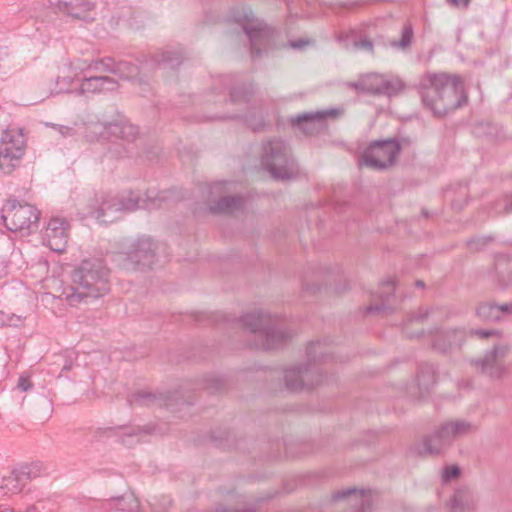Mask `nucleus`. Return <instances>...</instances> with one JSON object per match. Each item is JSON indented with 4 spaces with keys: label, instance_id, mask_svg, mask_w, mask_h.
<instances>
[{
    "label": "nucleus",
    "instance_id": "1",
    "mask_svg": "<svg viewBox=\"0 0 512 512\" xmlns=\"http://www.w3.org/2000/svg\"><path fill=\"white\" fill-rule=\"evenodd\" d=\"M418 93L424 107L438 117L467 102L463 81L456 74L427 72L419 80Z\"/></svg>",
    "mask_w": 512,
    "mask_h": 512
},
{
    "label": "nucleus",
    "instance_id": "2",
    "mask_svg": "<svg viewBox=\"0 0 512 512\" xmlns=\"http://www.w3.org/2000/svg\"><path fill=\"white\" fill-rule=\"evenodd\" d=\"M109 273L102 260L85 259L72 272L73 286L65 288L61 296L70 306L104 296L110 290Z\"/></svg>",
    "mask_w": 512,
    "mask_h": 512
},
{
    "label": "nucleus",
    "instance_id": "3",
    "mask_svg": "<svg viewBox=\"0 0 512 512\" xmlns=\"http://www.w3.org/2000/svg\"><path fill=\"white\" fill-rule=\"evenodd\" d=\"M241 322L245 328L255 334L254 347L257 349H277L288 343L293 334L283 327L278 317L269 313L253 311L242 316Z\"/></svg>",
    "mask_w": 512,
    "mask_h": 512
},
{
    "label": "nucleus",
    "instance_id": "4",
    "mask_svg": "<svg viewBox=\"0 0 512 512\" xmlns=\"http://www.w3.org/2000/svg\"><path fill=\"white\" fill-rule=\"evenodd\" d=\"M478 429L479 426L474 421L463 418L450 419L425 436L415 447L416 453L420 456L439 455L455 440L470 436Z\"/></svg>",
    "mask_w": 512,
    "mask_h": 512
},
{
    "label": "nucleus",
    "instance_id": "5",
    "mask_svg": "<svg viewBox=\"0 0 512 512\" xmlns=\"http://www.w3.org/2000/svg\"><path fill=\"white\" fill-rule=\"evenodd\" d=\"M158 243L150 236H140L124 242L114 253L116 265L125 271H145L157 260Z\"/></svg>",
    "mask_w": 512,
    "mask_h": 512
},
{
    "label": "nucleus",
    "instance_id": "6",
    "mask_svg": "<svg viewBox=\"0 0 512 512\" xmlns=\"http://www.w3.org/2000/svg\"><path fill=\"white\" fill-rule=\"evenodd\" d=\"M306 354L309 364L293 366L284 372L286 388L292 392L313 388L322 381V375L315 364L330 355L326 344L320 341L311 342L306 348Z\"/></svg>",
    "mask_w": 512,
    "mask_h": 512
},
{
    "label": "nucleus",
    "instance_id": "7",
    "mask_svg": "<svg viewBox=\"0 0 512 512\" xmlns=\"http://www.w3.org/2000/svg\"><path fill=\"white\" fill-rule=\"evenodd\" d=\"M83 129L84 137L88 141L121 139L125 142H133L139 134L137 126L131 124L120 114L111 121H88L84 124Z\"/></svg>",
    "mask_w": 512,
    "mask_h": 512
},
{
    "label": "nucleus",
    "instance_id": "8",
    "mask_svg": "<svg viewBox=\"0 0 512 512\" xmlns=\"http://www.w3.org/2000/svg\"><path fill=\"white\" fill-rule=\"evenodd\" d=\"M261 164L274 179L278 180L294 179L299 173L297 165L289 156L285 142L280 139L268 141L263 146Z\"/></svg>",
    "mask_w": 512,
    "mask_h": 512
},
{
    "label": "nucleus",
    "instance_id": "9",
    "mask_svg": "<svg viewBox=\"0 0 512 512\" xmlns=\"http://www.w3.org/2000/svg\"><path fill=\"white\" fill-rule=\"evenodd\" d=\"M511 347L506 343L495 344L480 357L471 359V365L476 371L493 380H501L508 375L509 369L505 363Z\"/></svg>",
    "mask_w": 512,
    "mask_h": 512
},
{
    "label": "nucleus",
    "instance_id": "10",
    "mask_svg": "<svg viewBox=\"0 0 512 512\" xmlns=\"http://www.w3.org/2000/svg\"><path fill=\"white\" fill-rule=\"evenodd\" d=\"M235 20L241 23L249 38L252 56H260L262 48L266 49L274 44L276 31L262 21L255 19L251 11H243L242 14L235 15Z\"/></svg>",
    "mask_w": 512,
    "mask_h": 512
},
{
    "label": "nucleus",
    "instance_id": "11",
    "mask_svg": "<svg viewBox=\"0 0 512 512\" xmlns=\"http://www.w3.org/2000/svg\"><path fill=\"white\" fill-rule=\"evenodd\" d=\"M25 136L21 129H7L0 140V170L12 173L19 166L24 155Z\"/></svg>",
    "mask_w": 512,
    "mask_h": 512
},
{
    "label": "nucleus",
    "instance_id": "12",
    "mask_svg": "<svg viewBox=\"0 0 512 512\" xmlns=\"http://www.w3.org/2000/svg\"><path fill=\"white\" fill-rule=\"evenodd\" d=\"M138 208V199H118L104 194L91 200L89 214L102 223H111L117 219L116 213L132 211Z\"/></svg>",
    "mask_w": 512,
    "mask_h": 512
},
{
    "label": "nucleus",
    "instance_id": "13",
    "mask_svg": "<svg viewBox=\"0 0 512 512\" xmlns=\"http://www.w3.org/2000/svg\"><path fill=\"white\" fill-rule=\"evenodd\" d=\"M400 152V145L395 139L377 140L366 148L363 162L373 169L383 170L391 167Z\"/></svg>",
    "mask_w": 512,
    "mask_h": 512
},
{
    "label": "nucleus",
    "instance_id": "14",
    "mask_svg": "<svg viewBox=\"0 0 512 512\" xmlns=\"http://www.w3.org/2000/svg\"><path fill=\"white\" fill-rule=\"evenodd\" d=\"M39 211L30 204L11 203L3 209L2 218L11 231L29 228L39 220Z\"/></svg>",
    "mask_w": 512,
    "mask_h": 512
},
{
    "label": "nucleus",
    "instance_id": "15",
    "mask_svg": "<svg viewBox=\"0 0 512 512\" xmlns=\"http://www.w3.org/2000/svg\"><path fill=\"white\" fill-rule=\"evenodd\" d=\"M467 332L464 328L436 329L432 339V347L440 353H449L460 348L466 340Z\"/></svg>",
    "mask_w": 512,
    "mask_h": 512
},
{
    "label": "nucleus",
    "instance_id": "16",
    "mask_svg": "<svg viewBox=\"0 0 512 512\" xmlns=\"http://www.w3.org/2000/svg\"><path fill=\"white\" fill-rule=\"evenodd\" d=\"M69 224L66 220L52 218L45 231V238L51 250L63 252L68 244Z\"/></svg>",
    "mask_w": 512,
    "mask_h": 512
},
{
    "label": "nucleus",
    "instance_id": "17",
    "mask_svg": "<svg viewBox=\"0 0 512 512\" xmlns=\"http://www.w3.org/2000/svg\"><path fill=\"white\" fill-rule=\"evenodd\" d=\"M334 110L308 112L297 115L291 120L305 134L313 135L325 128V119L327 116H334Z\"/></svg>",
    "mask_w": 512,
    "mask_h": 512
},
{
    "label": "nucleus",
    "instance_id": "18",
    "mask_svg": "<svg viewBox=\"0 0 512 512\" xmlns=\"http://www.w3.org/2000/svg\"><path fill=\"white\" fill-rule=\"evenodd\" d=\"M335 500L347 499L350 506L356 512H371L373 506V495L370 490H357L349 488L334 494Z\"/></svg>",
    "mask_w": 512,
    "mask_h": 512
},
{
    "label": "nucleus",
    "instance_id": "19",
    "mask_svg": "<svg viewBox=\"0 0 512 512\" xmlns=\"http://www.w3.org/2000/svg\"><path fill=\"white\" fill-rule=\"evenodd\" d=\"M57 11L67 15L75 20L90 21V12L94 4L87 0H69L58 1L55 5Z\"/></svg>",
    "mask_w": 512,
    "mask_h": 512
},
{
    "label": "nucleus",
    "instance_id": "20",
    "mask_svg": "<svg viewBox=\"0 0 512 512\" xmlns=\"http://www.w3.org/2000/svg\"><path fill=\"white\" fill-rule=\"evenodd\" d=\"M118 88V83L108 76H91L84 78L78 88L81 95L89 93H100L103 91H113Z\"/></svg>",
    "mask_w": 512,
    "mask_h": 512
},
{
    "label": "nucleus",
    "instance_id": "21",
    "mask_svg": "<svg viewBox=\"0 0 512 512\" xmlns=\"http://www.w3.org/2000/svg\"><path fill=\"white\" fill-rule=\"evenodd\" d=\"M450 503V512H468L475 509L477 497L468 487H461L454 492Z\"/></svg>",
    "mask_w": 512,
    "mask_h": 512
},
{
    "label": "nucleus",
    "instance_id": "22",
    "mask_svg": "<svg viewBox=\"0 0 512 512\" xmlns=\"http://www.w3.org/2000/svg\"><path fill=\"white\" fill-rule=\"evenodd\" d=\"M395 293V283L394 280L389 279L384 281L378 291V297L380 299L379 304L369 305L366 308V313L371 314L380 311H388L392 312L394 307L391 305L392 299L394 298Z\"/></svg>",
    "mask_w": 512,
    "mask_h": 512
},
{
    "label": "nucleus",
    "instance_id": "23",
    "mask_svg": "<svg viewBox=\"0 0 512 512\" xmlns=\"http://www.w3.org/2000/svg\"><path fill=\"white\" fill-rule=\"evenodd\" d=\"M29 479V472L25 468L13 470L4 477L0 486L6 493L17 494L22 491L25 481Z\"/></svg>",
    "mask_w": 512,
    "mask_h": 512
},
{
    "label": "nucleus",
    "instance_id": "24",
    "mask_svg": "<svg viewBox=\"0 0 512 512\" xmlns=\"http://www.w3.org/2000/svg\"><path fill=\"white\" fill-rule=\"evenodd\" d=\"M417 386L419 388V396L422 397L428 393L436 383V367L433 364H423L419 367L416 377Z\"/></svg>",
    "mask_w": 512,
    "mask_h": 512
},
{
    "label": "nucleus",
    "instance_id": "25",
    "mask_svg": "<svg viewBox=\"0 0 512 512\" xmlns=\"http://www.w3.org/2000/svg\"><path fill=\"white\" fill-rule=\"evenodd\" d=\"M244 206V198L241 196H224L210 205V211L216 214H230L241 210Z\"/></svg>",
    "mask_w": 512,
    "mask_h": 512
},
{
    "label": "nucleus",
    "instance_id": "26",
    "mask_svg": "<svg viewBox=\"0 0 512 512\" xmlns=\"http://www.w3.org/2000/svg\"><path fill=\"white\" fill-rule=\"evenodd\" d=\"M73 63L68 61L64 64L61 74L56 78V92L61 93L65 91H69L75 77L76 73L72 71Z\"/></svg>",
    "mask_w": 512,
    "mask_h": 512
},
{
    "label": "nucleus",
    "instance_id": "27",
    "mask_svg": "<svg viewBox=\"0 0 512 512\" xmlns=\"http://www.w3.org/2000/svg\"><path fill=\"white\" fill-rule=\"evenodd\" d=\"M476 314L480 319L484 321L496 322L501 320V316H499L498 304L495 302L480 303L477 306Z\"/></svg>",
    "mask_w": 512,
    "mask_h": 512
},
{
    "label": "nucleus",
    "instance_id": "28",
    "mask_svg": "<svg viewBox=\"0 0 512 512\" xmlns=\"http://www.w3.org/2000/svg\"><path fill=\"white\" fill-rule=\"evenodd\" d=\"M255 93L253 83L242 84L233 88L230 92V99L233 103H244L251 100Z\"/></svg>",
    "mask_w": 512,
    "mask_h": 512
},
{
    "label": "nucleus",
    "instance_id": "29",
    "mask_svg": "<svg viewBox=\"0 0 512 512\" xmlns=\"http://www.w3.org/2000/svg\"><path fill=\"white\" fill-rule=\"evenodd\" d=\"M380 84L381 85H380V89L378 92V96L379 95H386L388 97L395 96L404 89L403 82L398 78L388 79L382 75Z\"/></svg>",
    "mask_w": 512,
    "mask_h": 512
},
{
    "label": "nucleus",
    "instance_id": "30",
    "mask_svg": "<svg viewBox=\"0 0 512 512\" xmlns=\"http://www.w3.org/2000/svg\"><path fill=\"white\" fill-rule=\"evenodd\" d=\"M25 317L9 312L0 311V327H21L24 323Z\"/></svg>",
    "mask_w": 512,
    "mask_h": 512
},
{
    "label": "nucleus",
    "instance_id": "31",
    "mask_svg": "<svg viewBox=\"0 0 512 512\" xmlns=\"http://www.w3.org/2000/svg\"><path fill=\"white\" fill-rule=\"evenodd\" d=\"M363 76L365 81L366 94L378 96L382 75L376 73H368Z\"/></svg>",
    "mask_w": 512,
    "mask_h": 512
},
{
    "label": "nucleus",
    "instance_id": "32",
    "mask_svg": "<svg viewBox=\"0 0 512 512\" xmlns=\"http://www.w3.org/2000/svg\"><path fill=\"white\" fill-rule=\"evenodd\" d=\"M137 72V67L125 61L115 62L113 74L121 78L133 77Z\"/></svg>",
    "mask_w": 512,
    "mask_h": 512
},
{
    "label": "nucleus",
    "instance_id": "33",
    "mask_svg": "<svg viewBox=\"0 0 512 512\" xmlns=\"http://www.w3.org/2000/svg\"><path fill=\"white\" fill-rule=\"evenodd\" d=\"M114 65L115 61L114 59L110 57H105L103 59L96 60L92 62V67L94 71L100 72V73H111L114 72Z\"/></svg>",
    "mask_w": 512,
    "mask_h": 512
},
{
    "label": "nucleus",
    "instance_id": "34",
    "mask_svg": "<svg viewBox=\"0 0 512 512\" xmlns=\"http://www.w3.org/2000/svg\"><path fill=\"white\" fill-rule=\"evenodd\" d=\"M412 37H413L412 27L410 25H407L402 30V34H401L400 40L399 41H393L391 43V45L393 47H397V48H401V49H406V48L410 47L411 41H412Z\"/></svg>",
    "mask_w": 512,
    "mask_h": 512
},
{
    "label": "nucleus",
    "instance_id": "35",
    "mask_svg": "<svg viewBox=\"0 0 512 512\" xmlns=\"http://www.w3.org/2000/svg\"><path fill=\"white\" fill-rule=\"evenodd\" d=\"M492 241L491 237H475L471 238L467 241V247L473 251L477 252L482 250L485 246H487Z\"/></svg>",
    "mask_w": 512,
    "mask_h": 512
},
{
    "label": "nucleus",
    "instance_id": "36",
    "mask_svg": "<svg viewBox=\"0 0 512 512\" xmlns=\"http://www.w3.org/2000/svg\"><path fill=\"white\" fill-rule=\"evenodd\" d=\"M119 505L118 512H139V502L134 497L121 500Z\"/></svg>",
    "mask_w": 512,
    "mask_h": 512
},
{
    "label": "nucleus",
    "instance_id": "37",
    "mask_svg": "<svg viewBox=\"0 0 512 512\" xmlns=\"http://www.w3.org/2000/svg\"><path fill=\"white\" fill-rule=\"evenodd\" d=\"M460 475V468L456 465L446 466L442 472V480L449 482L450 480L457 478Z\"/></svg>",
    "mask_w": 512,
    "mask_h": 512
},
{
    "label": "nucleus",
    "instance_id": "38",
    "mask_svg": "<svg viewBox=\"0 0 512 512\" xmlns=\"http://www.w3.org/2000/svg\"><path fill=\"white\" fill-rule=\"evenodd\" d=\"M162 62L170 64L172 67L180 65L181 55L176 52H165L162 54Z\"/></svg>",
    "mask_w": 512,
    "mask_h": 512
},
{
    "label": "nucleus",
    "instance_id": "39",
    "mask_svg": "<svg viewBox=\"0 0 512 512\" xmlns=\"http://www.w3.org/2000/svg\"><path fill=\"white\" fill-rule=\"evenodd\" d=\"M498 285L502 289H508L512 287V268L507 272H502L498 277Z\"/></svg>",
    "mask_w": 512,
    "mask_h": 512
},
{
    "label": "nucleus",
    "instance_id": "40",
    "mask_svg": "<svg viewBox=\"0 0 512 512\" xmlns=\"http://www.w3.org/2000/svg\"><path fill=\"white\" fill-rule=\"evenodd\" d=\"M429 316L428 309H420L419 312L413 313L409 316V323H423L425 319Z\"/></svg>",
    "mask_w": 512,
    "mask_h": 512
},
{
    "label": "nucleus",
    "instance_id": "41",
    "mask_svg": "<svg viewBox=\"0 0 512 512\" xmlns=\"http://www.w3.org/2000/svg\"><path fill=\"white\" fill-rule=\"evenodd\" d=\"M73 63V69L72 71L76 73V76L85 70L91 69L92 63H86L85 61H82L80 59H77L76 61H71Z\"/></svg>",
    "mask_w": 512,
    "mask_h": 512
},
{
    "label": "nucleus",
    "instance_id": "42",
    "mask_svg": "<svg viewBox=\"0 0 512 512\" xmlns=\"http://www.w3.org/2000/svg\"><path fill=\"white\" fill-rule=\"evenodd\" d=\"M472 334L474 335H477L479 336L480 338H489V337H492V336H500L501 335V332L499 330H495V329H488V330H482V329H479V330H472L471 331Z\"/></svg>",
    "mask_w": 512,
    "mask_h": 512
},
{
    "label": "nucleus",
    "instance_id": "43",
    "mask_svg": "<svg viewBox=\"0 0 512 512\" xmlns=\"http://www.w3.org/2000/svg\"><path fill=\"white\" fill-rule=\"evenodd\" d=\"M54 128L64 137L73 136L77 132L74 126L55 125Z\"/></svg>",
    "mask_w": 512,
    "mask_h": 512
},
{
    "label": "nucleus",
    "instance_id": "44",
    "mask_svg": "<svg viewBox=\"0 0 512 512\" xmlns=\"http://www.w3.org/2000/svg\"><path fill=\"white\" fill-rule=\"evenodd\" d=\"M347 86L354 88L356 91H358L360 93L366 94L365 81H364L363 75L360 76L357 81L347 83Z\"/></svg>",
    "mask_w": 512,
    "mask_h": 512
},
{
    "label": "nucleus",
    "instance_id": "45",
    "mask_svg": "<svg viewBox=\"0 0 512 512\" xmlns=\"http://www.w3.org/2000/svg\"><path fill=\"white\" fill-rule=\"evenodd\" d=\"M356 48L373 52V42L368 39H362L355 43Z\"/></svg>",
    "mask_w": 512,
    "mask_h": 512
},
{
    "label": "nucleus",
    "instance_id": "46",
    "mask_svg": "<svg viewBox=\"0 0 512 512\" xmlns=\"http://www.w3.org/2000/svg\"><path fill=\"white\" fill-rule=\"evenodd\" d=\"M18 387L22 391H28L29 389H31L32 388V383L30 381V378L29 377H25V376H21L19 378V381H18Z\"/></svg>",
    "mask_w": 512,
    "mask_h": 512
},
{
    "label": "nucleus",
    "instance_id": "47",
    "mask_svg": "<svg viewBox=\"0 0 512 512\" xmlns=\"http://www.w3.org/2000/svg\"><path fill=\"white\" fill-rule=\"evenodd\" d=\"M499 316L503 314L512 315V301L510 303L498 304Z\"/></svg>",
    "mask_w": 512,
    "mask_h": 512
},
{
    "label": "nucleus",
    "instance_id": "48",
    "mask_svg": "<svg viewBox=\"0 0 512 512\" xmlns=\"http://www.w3.org/2000/svg\"><path fill=\"white\" fill-rule=\"evenodd\" d=\"M503 201H504L503 212L505 214L512 213V193L505 195L503 198Z\"/></svg>",
    "mask_w": 512,
    "mask_h": 512
},
{
    "label": "nucleus",
    "instance_id": "49",
    "mask_svg": "<svg viewBox=\"0 0 512 512\" xmlns=\"http://www.w3.org/2000/svg\"><path fill=\"white\" fill-rule=\"evenodd\" d=\"M142 432L148 433L145 429H141V428L131 429L128 433L124 434L123 442L127 443L126 438H130V437H134V436L138 437Z\"/></svg>",
    "mask_w": 512,
    "mask_h": 512
},
{
    "label": "nucleus",
    "instance_id": "50",
    "mask_svg": "<svg viewBox=\"0 0 512 512\" xmlns=\"http://www.w3.org/2000/svg\"><path fill=\"white\" fill-rule=\"evenodd\" d=\"M453 6L468 7L470 0H447Z\"/></svg>",
    "mask_w": 512,
    "mask_h": 512
},
{
    "label": "nucleus",
    "instance_id": "51",
    "mask_svg": "<svg viewBox=\"0 0 512 512\" xmlns=\"http://www.w3.org/2000/svg\"><path fill=\"white\" fill-rule=\"evenodd\" d=\"M308 43H309V41L301 39V40L291 42L290 46L292 48L300 49V48L304 47L305 45H307Z\"/></svg>",
    "mask_w": 512,
    "mask_h": 512
},
{
    "label": "nucleus",
    "instance_id": "52",
    "mask_svg": "<svg viewBox=\"0 0 512 512\" xmlns=\"http://www.w3.org/2000/svg\"><path fill=\"white\" fill-rule=\"evenodd\" d=\"M73 362L71 359H65V363L62 367V372L70 371L72 369Z\"/></svg>",
    "mask_w": 512,
    "mask_h": 512
},
{
    "label": "nucleus",
    "instance_id": "53",
    "mask_svg": "<svg viewBox=\"0 0 512 512\" xmlns=\"http://www.w3.org/2000/svg\"><path fill=\"white\" fill-rule=\"evenodd\" d=\"M162 201V198H157L155 200H152L150 204H147V208L151 209V208H160L161 207V204L158 203Z\"/></svg>",
    "mask_w": 512,
    "mask_h": 512
},
{
    "label": "nucleus",
    "instance_id": "54",
    "mask_svg": "<svg viewBox=\"0 0 512 512\" xmlns=\"http://www.w3.org/2000/svg\"><path fill=\"white\" fill-rule=\"evenodd\" d=\"M147 398H150V395L145 394V393L136 394V401L144 402Z\"/></svg>",
    "mask_w": 512,
    "mask_h": 512
},
{
    "label": "nucleus",
    "instance_id": "55",
    "mask_svg": "<svg viewBox=\"0 0 512 512\" xmlns=\"http://www.w3.org/2000/svg\"><path fill=\"white\" fill-rule=\"evenodd\" d=\"M416 285L418 287H423L424 286V282L422 280H418V281H416Z\"/></svg>",
    "mask_w": 512,
    "mask_h": 512
},
{
    "label": "nucleus",
    "instance_id": "56",
    "mask_svg": "<svg viewBox=\"0 0 512 512\" xmlns=\"http://www.w3.org/2000/svg\"><path fill=\"white\" fill-rule=\"evenodd\" d=\"M34 509H35V507H34V506H31V507H29V508L27 509V511H26V512H33V510H34Z\"/></svg>",
    "mask_w": 512,
    "mask_h": 512
},
{
    "label": "nucleus",
    "instance_id": "57",
    "mask_svg": "<svg viewBox=\"0 0 512 512\" xmlns=\"http://www.w3.org/2000/svg\"><path fill=\"white\" fill-rule=\"evenodd\" d=\"M408 336H409L410 338H413V337H415L416 335L408 334Z\"/></svg>",
    "mask_w": 512,
    "mask_h": 512
},
{
    "label": "nucleus",
    "instance_id": "58",
    "mask_svg": "<svg viewBox=\"0 0 512 512\" xmlns=\"http://www.w3.org/2000/svg\"><path fill=\"white\" fill-rule=\"evenodd\" d=\"M0 512H7L6 510H0Z\"/></svg>",
    "mask_w": 512,
    "mask_h": 512
}]
</instances>
